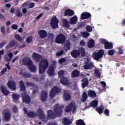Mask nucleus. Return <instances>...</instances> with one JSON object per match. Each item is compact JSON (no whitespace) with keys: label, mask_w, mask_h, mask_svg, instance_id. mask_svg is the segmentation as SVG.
<instances>
[{"label":"nucleus","mask_w":125,"mask_h":125,"mask_svg":"<svg viewBox=\"0 0 125 125\" xmlns=\"http://www.w3.org/2000/svg\"><path fill=\"white\" fill-rule=\"evenodd\" d=\"M32 57L36 62H40V61L39 65V74L42 75L45 73L46 69L48 68V61L46 59H42V56L37 53H34L32 55Z\"/></svg>","instance_id":"obj_1"},{"label":"nucleus","mask_w":125,"mask_h":125,"mask_svg":"<svg viewBox=\"0 0 125 125\" xmlns=\"http://www.w3.org/2000/svg\"><path fill=\"white\" fill-rule=\"evenodd\" d=\"M64 108V105L57 104L54 107V112L52 110L50 109L47 111V117L49 119H54L56 117H61L63 111L62 109Z\"/></svg>","instance_id":"obj_2"},{"label":"nucleus","mask_w":125,"mask_h":125,"mask_svg":"<svg viewBox=\"0 0 125 125\" xmlns=\"http://www.w3.org/2000/svg\"><path fill=\"white\" fill-rule=\"evenodd\" d=\"M76 110H77L76 104L74 103H71L66 107L64 111L65 113H69L71 112V111H72V113H76Z\"/></svg>","instance_id":"obj_3"},{"label":"nucleus","mask_w":125,"mask_h":125,"mask_svg":"<svg viewBox=\"0 0 125 125\" xmlns=\"http://www.w3.org/2000/svg\"><path fill=\"white\" fill-rule=\"evenodd\" d=\"M59 23V21L57 19V18L55 16H53L50 21V26L52 29H57Z\"/></svg>","instance_id":"obj_4"},{"label":"nucleus","mask_w":125,"mask_h":125,"mask_svg":"<svg viewBox=\"0 0 125 125\" xmlns=\"http://www.w3.org/2000/svg\"><path fill=\"white\" fill-rule=\"evenodd\" d=\"M55 42L56 43H64L66 42V37L62 34H60L56 38Z\"/></svg>","instance_id":"obj_5"},{"label":"nucleus","mask_w":125,"mask_h":125,"mask_svg":"<svg viewBox=\"0 0 125 125\" xmlns=\"http://www.w3.org/2000/svg\"><path fill=\"white\" fill-rule=\"evenodd\" d=\"M3 114L5 122H9L11 119V114L9 112V110L5 109L3 110Z\"/></svg>","instance_id":"obj_6"},{"label":"nucleus","mask_w":125,"mask_h":125,"mask_svg":"<svg viewBox=\"0 0 125 125\" xmlns=\"http://www.w3.org/2000/svg\"><path fill=\"white\" fill-rule=\"evenodd\" d=\"M104 55V51L103 50H100L98 52H94L93 56L94 59L98 61L100 59V58H102V57H103Z\"/></svg>","instance_id":"obj_7"},{"label":"nucleus","mask_w":125,"mask_h":125,"mask_svg":"<svg viewBox=\"0 0 125 125\" xmlns=\"http://www.w3.org/2000/svg\"><path fill=\"white\" fill-rule=\"evenodd\" d=\"M60 93V89L58 88L56 86H54L50 91L49 96L51 98H53V97L56 95V93Z\"/></svg>","instance_id":"obj_8"},{"label":"nucleus","mask_w":125,"mask_h":125,"mask_svg":"<svg viewBox=\"0 0 125 125\" xmlns=\"http://www.w3.org/2000/svg\"><path fill=\"white\" fill-rule=\"evenodd\" d=\"M21 97L22 98L23 102L26 103V104H29L31 102V97L29 96L28 94L24 92L21 94Z\"/></svg>","instance_id":"obj_9"},{"label":"nucleus","mask_w":125,"mask_h":125,"mask_svg":"<svg viewBox=\"0 0 125 125\" xmlns=\"http://www.w3.org/2000/svg\"><path fill=\"white\" fill-rule=\"evenodd\" d=\"M85 19L91 20V14L88 12H84L81 14V20H84Z\"/></svg>","instance_id":"obj_10"},{"label":"nucleus","mask_w":125,"mask_h":125,"mask_svg":"<svg viewBox=\"0 0 125 125\" xmlns=\"http://www.w3.org/2000/svg\"><path fill=\"white\" fill-rule=\"evenodd\" d=\"M0 89L2 93H3V95H4L5 96H7V95H8V94L10 93V91L7 90L6 87H5V86L3 85L0 86Z\"/></svg>","instance_id":"obj_11"},{"label":"nucleus","mask_w":125,"mask_h":125,"mask_svg":"<svg viewBox=\"0 0 125 125\" xmlns=\"http://www.w3.org/2000/svg\"><path fill=\"white\" fill-rule=\"evenodd\" d=\"M37 114L40 120H44V119H45V116H44V113L43 112V111H42V110L41 108H39L37 110Z\"/></svg>","instance_id":"obj_12"},{"label":"nucleus","mask_w":125,"mask_h":125,"mask_svg":"<svg viewBox=\"0 0 125 125\" xmlns=\"http://www.w3.org/2000/svg\"><path fill=\"white\" fill-rule=\"evenodd\" d=\"M7 85L8 87L13 90H15V89H16V83L13 81H9L8 82Z\"/></svg>","instance_id":"obj_13"},{"label":"nucleus","mask_w":125,"mask_h":125,"mask_svg":"<svg viewBox=\"0 0 125 125\" xmlns=\"http://www.w3.org/2000/svg\"><path fill=\"white\" fill-rule=\"evenodd\" d=\"M55 71V68L54 65H51L48 69L47 73L49 74V76H53L54 75V72Z\"/></svg>","instance_id":"obj_14"},{"label":"nucleus","mask_w":125,"mask_h":125,"mask_svg":"<svg viewBox=\"0 0 125 125\" xmlns=\"http://www.w3.org/2000/svg\"><path fill=\"white\" fill-rule=\"evenodd\" d=\"M41 99L42 102H45L47 99V92L45 91H42L41 95Z\"/></svg>","instance_id":"obj_15"},{"label":"nucleus","mask_w":125,"mask_h":125,"mask_svg":"<svg viewBox=\"0 0 125 125\" xmlns=\"http://www.w3.org/2000/svg\"><path fill=\"white\" fill-rule=\"evenodd\" d=\"M17 46L18 45V44H17V42L15 41V40H13L11 41L8 45L6 46V49H9V48H11V47H13V46Z\"/></svg>","instance_id":"obj_16"},{"label":"nucleus","mask_w":125,"mask_h":125,"mask_svg":"<svg viewBox=\"0 0 125 125\" xmlns=\"http://www.w3.org/2000/svg\"><path fill=\"white\" fill-rule=\"evenodd\" d=\"M22 62L23 65H25V66H28L29 64L32 63V61L31 59L29 58H24L22 59Z\"/></svg>","instance_id":"obj_17"},{"label":"nucleus","mask_w":125,"mask_h":125,"mask_svg":"<svg viewBox=\"0 0 125 125\" xmlns=\"http://www.w3.org/2000/svg\"><path fill=\"white\" fill-rule=\"evenodd\" d=\"M71 54L72 57L77 58V57H79V56L81 55V53L80 52L79 50L74 49L71 51Z\"/></svg>","instance_id":"obj_18"},{"label":"nucleus","mask_w":125,"mask_h":125,"mask_svg":"<svg viewBox=\"0 0 125 125\" xmlns=\"http://www.w3.org/2000/svg\"><path fill=\"white\" fill-rule=\"evenodd\" d=\"M38 34L41 39H44L47 36V33L44 30H39Z\"/></svg>","instance_id":"obj_19"},{"label":"nucleus","mask_w":125,"mask_h":125,"mask_svg":"<svg viewBox=\"0 0 125 125\" xmlns=\"http://www.w3.org/2000/svg\"><path fill=\"white\" fill-rule=\"evenodd\" d=\"M64 13V16H73V15H75L74 11L68 9L65 10Z\"/></svg>","instance_id":"obj_20"},{"label":"nucleus","mask_w":125,"mask_h":125,"mask_svg":"<svg viewBox=\"0 0 125 125\" xmlns=\"http://www.w3.org/2000/svg\"><path fill=\"white\" fill-rule=\"evenodd\" d=\"M81 82H82V88H84L85 87H86V86L88 85V83H89V82H88V80H87V78H84L83 79H82L81 80Z\"/></svg>","instance_id":"obj_21"},{"label":"nucleus","mask_w":125,"mask_h":125,"mask_svg":"<svg viewBox=\"0 0 125 125\" xmlns=\"http://www.w3.org/2000/svg\"><path fill=\"white\" fill-rule=\"evenodd\" d=\"M93 67V63L92 62H87L85 63V64L83 66V69L84 70H91Z\"/></svg>","instance_id":"obj_22"},{"label":"nucleus","mask_w":125,"mask_h":125,"mask_svg":"<svg viewBox=\"0 0 125 125\" xmlns=\"http://www.w3.org/2000/svg\"><path fill=\"white\" fill-rule=\"evenodd\" d=\"M12 96L13 100L15 102V103H17V102H18V101H19V98H20V95L15 93H13L12 94Z\"/></svg>","instance_id":"obj_23"},{"label":"nucleus","mask_w":125,"mask_h":125,"mask_svg":"<svg viewBox=\"0 0 125 125\" xmlns=\"http://www.w3.org/2000/svg\"><path fill=\"white\" fill-rule=\"evenodd\" d=\"M61 83H62V84H64V85H69V84H70V82H69V80H68V78L65 77L61 78Z\"/></svg>","instance_id":"obj_24"},{"label":"nucleus","mask_w":125,"mask_h":125,"mask_svg":"<svg viewBox=\"0 0 125 125\" xmlns=\"http://www.w3.org/2000/svg\"><path fill=\"white\" fill-rule=\"evenodd\" d=\"M27 67L28 69H29L30 72H36V71H37V67L33 64V62H32Z\"/></svg>","instance_id":"obj_25"},{"label":"nucleus","mask_w":125,"mask_h":125,"mask_svg":"<svg viewBox=\"0 0 125 125\" xmlns=\"http://www.w3.org/2000/svg\"><path fill=\"white\" fill-rule=\"evenodd\" d=\"M71 77L72 78H78L80 77V71L78 69H75L71 73Z\"/></svg>","instance_id":"obj_26"},{"label":"nucleus","mask_w":125,"mask_h":125,"mask_svg":"<svg viewBox=\"0 0 125 125\" xmlns=\"http://www.w3.org/2000/svg\"><path fill=\"white\" fill-rule=\"evenodd\" d=\"M19 84L20 90L23 92L25 91V90H26V87L25 86L24 82H23V81H20Z\"/></svg>","instance_id":"obj_27"},{"label":"nucleus","mask_w":125,"mask_h":125,"mask_svg":"<svg viewBox=\"0 0 125 125\" xmlns=\"http://www.w3.org/2000/svg\"><path fill=\"white\" fill-rule=\"evenodd\" d=\"M62 123L64 125H72V122L71 121V120L65 117L62 119Z\"/></svg>","instance_id":"obj_28"},{"label":"nucleus","mask_w":125,"mask_h":125,"mask_svg":"<svg viewBox=\"0 0 125 125\" xmlns=\"http://www.w3.org/2000/svg\"><path fill=\"white\" fill-rule=\"evenodd\" d=\"M78 22V17L77 16H74L70 19V24H77Z\"/></svg>","instance_id":"obj_29"},{"label":"nucleus","mask_w":125,"mask_h":125,"mask_svg":"<svg viewBox=\"0 0 125 125\" xmlns=\"http://www.w3.org/2000/svg\"><path fill=\"white\" fill-rule=\"evenodd\" d=\"M20 75H21L23 78H31L32 77V74L30 73H27V72H20Z\"/></svg>","instance_id":"obj_30"},{"label":"nucleus","mask_w":125,"mask_h":125,"mask_svg":"<svg viewBox=\"0 0 125 125\" xmlns=\"http://www.w3.org/2000/svg\"><path fill=\"white\" fill-rule=\"evenodd\" d=\"M37 116H38V115L34 111L28 112L27 114V116L28 117V118H36Z\"/></svg>","instance_id":"obj_31"},{"label":"nucleus","mask_w":125,"mask_h":125,"mask_svg":"<svg viewBox=\"0 0 125 125\" xmlns=\"http://www.w3.org/2000/svg\"><path fill=\"white\" fill-rule=\"evenodd\" d=\"M89 106L90 107H97L98 106V101L95 100L91 102L89 104Z\"/></svg>","instance_id":"obj_32"},{"label":"nucleus","mask_w":125,"mask_h":125,"mask_svg":"<svg viewBox=\"0 0 125 125\" xmlns=\"http://www.w3.org/2000/svg\"><path fill=\"white\" fill-rule=\"evenodd\" d=\"M95 43V42H94V40L91 39L87 43V46L89 48H92V47H94Z\"/></svg>","instance_id":"obj_33"},{"label":"nucleus","mask_w":125,"mask_h":125,"mask_svg":"<svg viewBox=\"0 0 125 125\" xmlns=\"http://www.w3.org/2000/svg\"><path fill=\"white\" fill-rule=\"evenodd\" d=\"M105 49H112L113 44L107 42L104 45Z\"/></svg>","instance_id":"obj_34"},{"label":"nucleus","mask_w":125,"mask_h":125,"mask_svg":"<svg viewBox=\"0 0 125 125\" xmlns=\"http://www.w3.org/2000/svg\"><path fill=\"white\" fill-rule=\"evenodd\" d=\"M63 22V26L64 28H70V23H69V21L67 19H64L62 21Z\"/></svg>","instance_id":"obj_35"},{"label":"nucleus","mask_w":125,"mask_h":125,"mask_svg":"<svg viewBox=\"0 0 125 125\" xmlns=\"http://www.w3.org/2000/svg\"><path fill=\"white\" fill-rule=\"evenodd\" d=\"M88 95L90 97H96V93L93 90L88 91Z\"/></svg>","instance_id":"obj_36"},{"label":"nucleus","mask_w":125,"mask_h":125,"mask_svg":"<svg viewBox=\"0 0 125 125\" xmlns=\"http://www.w3.org/2000/svg\"><path fill=\"white\" fill-rule=\"evenodd\" d=\"M96 111H97V112H98L100 114H103V111H104V107L103 106L98 107L96 108Z\"/></svg>","instance_id":"obj_37"},{"label":"nucleus","mask_w":125,"mask_h":125,"mask_svg":"<svg viewBox=\"0 0 125 125\" xmlns=\"http://www.w3.org/2000/svg\"><path fill=\"white\" fill-rule=\"evenodd\" d=\"M89 21H84L83 22H80L78 23V27L79 28V29H81V28H83V27L85 26V24Z\"/></svg>","instance_id":"obj_38"},{"label":"nucleus","mask_w":125,"mask_h":125,"mask_svg":"<svg viewBox=\"0 0 125 125\" xmlns=\"http://www.w3.org/2000/svg\"><path fill=\"white\" fill-rule=\"evenodd\" d=\"M64 99H65L66 101H68V100H70V99H71V95H70V94H69L67 92H64Z\"/></svg>","instance_id":"obj_39"},{"label":"nucleus","mask_w":125,"mask_h":125,"mask_svg":"<svg viewBox=\"0 0 125 125\" xmlns=\"http://www.w3.org/2000/svg\"><path fill=\"white\" fill-rule=\"evenodd\" d=\"M86 99H87V94H86L85 92H84L82 96V102H85L86 101Z\"/></svg>","instance_id":"obj_40"},{"label":"nucleus","mask_w":125,"mask_h":125,"mask_svg":"<svg viewBox=\"0 0 125 125\" xmlns=\"http://www.w3.org/2000/svg\"><path fill=\"white\" fill-rule=\"evenodd\" d=\"M76 125H85V123L84 121L82 119L78 120L76 121Z\"/></svg>","instance_id":"obj_41"},{"label":"nucleus","mask_w":125,"mask_h":125,"mask_svg":"<svg viewBox=\"0 0 125 125\" xmlns=\"http://www.w3.org/2000/svg\"><path fill=\"white\" fill-rule=\"evenodd\" d=\"M15 14L16 16H17V17H19L20 18H21L23 15L20 10H17L15 12Z\"/></svg>","instance_id":"obj_42"},{"label":"nucleus","mask_w":125,"mask_h":125,"mask_svg":"<svg viewBox=\"0 0 125 125\" xmlns=\"http://www.w3.org/2000/svg\"><path fill=\"white\" fill-rule=\"evenodd\" d=\"M8 56L9 58H8L7 57H5V59H6L7 61H10V60L12 59L13 54H12V52H10L8 54Z\"/></svg>","instance_id":"obj_43"},{"label":"nucleus","mask_w":125,"mask_h":125,"mask_svg":"<svg viewBox=\"0 0 125 125\" xmlns=\"http://www.w3.org/2000/svg\"><path fill=\"white\" fill-rule=\"evenodd\" d=\"M15 38L18 42H22V41H23L22 37H21V36H20L19 34L15 35Z\"/></svg>","instance_id":"obj_44"},{"label":"nucleus","mask_w":125,"mask_h":125,"mask_svg":"<svg viewBox=\"0 0 125 125\" xmlns=\"http://www.w3.org/2000/svg\"><path fill=\"white\" fill-rule=\"evenodd\" d=\"M95 76L98 79H100V78L101 77V74H100V73H99V70H97L95 71Z\"/></svg>","instance_id":"obj_45"},{"label":"nucleus","mask_w":125,"mask_h":125,"mask_svg":"<svg viewBox=\"0 0 125 125\" xmlns=\"http://www.w3.org/2000/svg\"><path fill=\"white\" fill-rule=\"evenodd\" d=\"M64 47L66 48V50H70L71 49V43H66L64 44Z\"/></svg>","instance_id":"obj_46"},{"label":"nucleus","mask_w":125,"mask_h":125,"mask_svg":"<svg viewBox=\"0 0 125 125\" xmlns=\"http://www.w3.org/2000/svg\"><path fill=\"white\" fill-rule=\"evenodd\" d=\"M81 35L83 38H87L89 37V33L88 32H81Z\"/></svg>","instance_id":"obj_47"},{"label":"nucleus","mask_w":125,"mask_h":125,"mask_svg":"<svg viewBox=\"0 0 125 125\" xmlns=\"http://www.w3.org/2000/svg\"><path fill=\"white\" fill-rule=\"evenodd\" d=\"M59 77L62 79L64 78V71L63 70H61L58 72Z\"/></svg>","instance_id":"obj_48"},{"label":"nucleus","mask_w":125,"mask_h":125,"mask_svg":"<svg viewBox=\"0 0 125 125\" xmlns=\"http://www.w3.org/2000/svg\"><path fill=\"white\" fill-rule=\"evenodd\" d=\"M66 61H67L66 59L64 58H62L61 59L59 60V63H60V64H63V63H65Z\"/></svg>","instance_id":"obj_49"},{"label":"nucleus","mask_w":125,"mask_h":125,"mask_svg":"<svg viewBox=\"0 0 125 125\" xmlns=\"http://www.w3.org/2000/svg\"><path fill=\"white\" fill-rule=\"evenodd\" d=\"M115 54V50H110L108 51V55L109 56H113Z\"/></svg>","instance_id":"obj_50"},{"label":"nucleus","mask_w":125,"mask_h":125,"mask_svg":"<svg viewBox=\"0 0 125 125\" xmlns=\"http://www.w3.org/2000/svg\"><path fill=\"white\" fill-rule=\"evenodd\" d=\"M64 54V51L60 50L59 52L56 53L57 56H61V55H63Z\"/></svg>","instance_id":"obj_51"},{"label":"nucleus","mask_w":125,"mask_h":125,"mask_svg":"<svg viewBox=\"0 0 125 125\" xmlns=\"http://www.w3.org/2000/svg\"><path fill=\"white\" fill-rule=\"evenodd\" d=\"M86 30L87 32H92V27L89 25H87L86 27Z\"/></svg>","instance_id":"obj_52"},{"label":"nucleus","mask_w":125,"mask_h":125,"mask_svg":"<svg viewBox=\"0 0 125 125\" xmlns=\"http://www.w3.org/2000/svg\"><path fill=\"white\" fill-rule=\"evenodd\" d=\"M104 113V115H105V116H107V117H109V114H110V111L109 110V109H105Z\"/></svg>","instance_id":"obj_53"},{"label":"nucleus","mask_w":125,"mask_h":125,"mask_svg":"<svg viewBox=\"0 0 125 125\" xmlns=\"http://www.w3.org/2000/svg\"><path fill=\"white\" fill-rule=\"evenodd\" d=\"M32 40H33V37H32V36H29L26 39V42L29 43V42H32Z\"/></svg>","instance_id":"obj_54"},{"label":"nucleus","mask_w":125,"mask_h":125,"mask_svg":"<svg viewBox=\"0 0 125 125\" xmlns=\"http://www.w3.org/2000/svg\"><path fill=\"white\" fill-rule=\"evenodd\" d=\"M26 85H27V86H32V87L35 86V84L32 82H27L26 83Z\"/></svg>","instance_id":"obj_55"},{"label":"nucleus","mask_w":125,"mask_h":125,"mask_svg":"<svg viewBox=\"0 0 125 125\" xmlns=\"http://www.w3.org/2000/svg\"><path fill=\"white\" fill-rule=\"evenodd\" d=\"M118 53L119 54H124V50H123V48L122 47H120L118 48Z\"/></svg>","instance_id":"obj_56"},{"label":"nucleus","mask_w":125,"mask_h":125,"mask_svg":"<svg viewBox=\"0 0 125 125\" xmlns=\"http://www.w3.org/2000/svg\"><path fill=\"white\" fill-rule=\"evenodd\" d=\"M11 28L13 30H17L18 29V26L17 24H14L12 25Z\"/></svg>","instance_id":"obj_57"},{"label":"nucleus","mask_w":125,"mask_h":125,"mask_svg":"<svg viewBox=\"0 0 125 125\" xmlns=\"http://www.w3.org/2000/svg\"><path fill=\"white\" fill-rule=\"evenodd\" d=\"M101 42L105 45L108 42V41H106V40L102 39H101Z\"/></svg>","instance_id":"obj_58"},{"label":"nucleus","mask_w":125,"mask_h":125,"mask_svg":"<svg viewBox=\"0 0 125 125\" xmlns=\"http://www.w3.org/2000/svg\"><path fill=\"white\" fill-rule=\"evenodd\" d=\"M1 32L2 33V34H3V35H4V34H5V28L4 27V26H2L1 27Z\"/></svg>","instance_id":"obj_59"},{"label":"nucleus","mask_w":125,"mask_h":125,"mask_svg":"<svg viewBox=\"0 0 125 125\" xmlns=\"http://www.w3.org/2000/svg\"><path fill=\"white\" fill-rule=\"evenodd\" d=\"M81 54L83 56H85V51H84V49L82 48L81 50Z\"/></svg>","instance_id":"obj_60"},{"label":"nucleus","mask_w":125,"mask_h":125,"mask_svg":"<svg viewBox=\"0 0 125 125\" xmlns=\"http://www.w3.org/2000/svg\"><path fill=\"white\" fill-rule=\"evenodd\" d=\"M3 54H4V50L0 51V60H1V58H2V55H3Z\"/></svg>","instance_id":"obj_61"},{"label":"nucleus","mask_w":125,"mask_h":125,"mask_svg":"<svg viewBox=\"0 0 125 125\" xmlns=\"http://www.w3.org/2000/svg\"><path fill=\"white\" fill-rule=\"evenodd\" d=\"M12 110L14 113H17L18 112V109H17V107L16 106H13Z\"/></svg>","instance_id":"obj_62"},{"label":"nucleus","mask_w":125,"mask_h":125,"mask_svg":"<svg viewBox=\"0 0 125 125\" xmlns=\"http://www.w3.org/2000/svg\"><path fill=\"white\" fill-rule=\"evenodd\" d=\"M4 44H6V42L4 41L0 43V48H1Z\"/></svg>","instance_id":"obj_63"},{"label":"nucleus","mask_w":125,"mask_h":125,"mask_svg":"<svg viewBox=\"0 0 125 125\" xmlns=\"http://www.w3.org/2000/svg\"><path fill=\"white\" fill-rule=\"evenodd\" d=\"M47 125H57V123H55V122H49L48 123Z\"/></svg>","instance_id":"obj_64"}]
</instances>
